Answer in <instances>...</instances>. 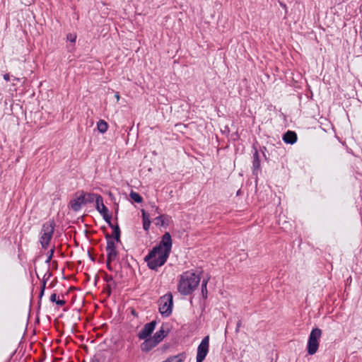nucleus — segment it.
<instances>
[{
    "mask_svg": "<svg viewBox=\"0 0 362 362\" xmlns=\"http://www.w3.org/2000/svg\"><path fill=\"white\" fill-rule=\"evenodd\" d=\"M108 128L107 123L103 119H100L97 123V129L99 132L100 133H105L107 132Z\"/></svg>",
    "mask_w": 362,
    "mask_h": 362,
    "instance_id": "21",
    "label": "nucleus"
},
{
    "mask_svg": "<svg viewBox=\"0 0 362 362\" xmlns=\"http://www.w3.org/2000/svg\"><path fill=\"white\" fill-rule=\"evenodd\" d=\"M88 256H89L90 259H91V261L95 262V257L90 254V252H88Z\"/></svg>",
    "mask_w": 362,
    "mask_h": 362,
    "instance_id": "37",
    "label": "nucleus"
},
{
    "mask_svg": "<svg viewBox=\"0 0 362 362\" xmlns=\"http://www.w3.org/2000/svg\"><path fill=\"white\" fill-rule=\"evenodd\" d=\"M168 333L169 329L168 328L165 329L164 325H162L160 328L154 334L153 338L155 341L159 344L168 334Z\"/></svg>",
    "mask_w": 362,
    "mask_h": 362,
    "instance_id": "13",
    "label": "nucleus"
},
{
    "mask_svg": "<svg viewBox=\"0 0 362 362\" xmlns=\"http://www.w3.org/2000/svg\"><path fill=\"white\" fill-rule=\"evenodd\" d=\"M187 358L185 352H182L175 356H171L161 362H184Z\"/></svg>",
    "mask_w": 362,
    "mask_h": 362,
    "instance_id": "16",
    "label": "nucleus"
},
{
    "mask_svg": "<svg viewBox=\"0 0 362 362\" xmlns=\"http://www.w3.org/2000/svg\"><path fill=\"white\" fill-rule=\"evenodd\" d=\"M101 215H102L103 219L105 221V222L108 224V226H112V224H113V223L111 222L112 216H111V214H109V211L103 213Z\"/></svg>",
    "mask_w": 362,
    "mask_h": 362,
    "instance_id": "25",
    "label": "nucleus"
},
{
    "mask_svg": "<svg viewBox=\"0 0 362 362\" xmlns=\"http://www.w3.org/2000/svg\"><path fill=\"white\" fill-rule=\"evenodd\" d=\"M209 336L204 337L197 347V362H203L209 353Z\"/></svg>",
    "mask_w": 362,
    "mask_h": 362,
    "instance_id": "6",
    "label": "nucleus"
},
{
    "mask_svg": "<svg viewBox=\"0 0 362 362\" xmlns=\"http://www.w3.org/2000/svg\"><path fill=\"white\" fill-rule=\"evenodd\" d=\"M258 146L259 143L256 141L252 144V146L253 150L252 173V175L255 176L256 180H257L258 174L261 170Z\"/></svg>",
    "mask_w": 362,
    "mask_h": 362,
    "instance_id": "7",
    "label": "nucleus"
},
{
    "mask_svg": "<svg viewBox=\"0 0 362 362\" xmlns=\"http://www.w3.org/2000/svg\"><path fill=\"white\" fill-rule=\"evenodd\" d=\"M95 209L100 214H103V213L109 211L103 203V197L101 199L98 198L97 204H95Z\"/></svg>",
    "mask_w": 362,
    "mask_h": 362,
    "instance_id": "20",
    "label": "nucleus"
},
{
    "mask_svg": "<svg viewBox=\"0 0 362 362\" xmlns=\"http://www.w3.org/2000/svg\"><path fill=\"white\" fill-rule=\"evenodd\" d=\"M117 275L119 276V277L120 279H122V278L123 277L122 274L121 273H120V274H119V272H117L116 276H117Z\"/></svg>",
    "mask_w": 362,
    "mask_h": 362,
    "instance_id": "39",
    "label": "nucleus"
},
{
    "mask_svg": "<svg viewBox=\"0 0 362 362\" xmlns=\"http://www.w3.org/2000/svg\"><path fill=\"white\" fill-rule=\"evenodd\" d=\"M241 325H242V321L240 320H239L236 324L235 332H239L240 327H241Z\"/></svg>",
    "mask_w": 362,
    "mask_h": 362,
    "instance_id": "33",
    "label": "nucleus"
},
{
    "mask_svg": "<svg viewBox=\"0 0 362 362\" xmlns=\"http://www.w3.org/2000/svg\"><path fill=\"white\" fill-rule=\"evenodd\" d=\"M110 227L112 229V240H115L117 243H120L121 230L118 223L112 224V226Z\"/></svg>",
    "mask_w": 362,
    "mask_h": 362,
    "instance_id": "19",
    "label": "nucleus"
},
{
    "mask_svg": "<svg viewBox=\"0 0 362 362\" xmlns=\"http://www.w3.org/2000/svg\"><path fill=\"white\" fill-rule=\"evenodd\" d=\"M130 198L136 203L141 204L143 202L142 197L137 192L131 191L129 194Z\"/></svg>",
    "mask_w": 362,
    "mask_h": 362,
    "instance_id": "22",
    "label": "nucleus"
},
{
    "mask_svg": "<svg viewBox=\"0 0 362 362\" xmlns=\"http://www.w3.org/2000/svg\"><path fill=\"white\" fill-rule=\"evenodd\" d=\"M115 97L116 98L117 101L119 100V92H116L115 93Z\"/></svg>",
    "mask_w": 362,
    "mask_h": 362,
    "instance_id": "38",
    "label": "nucleus"
},
{
    "mask_svg": "<svg viewBox=\"0 0 362 362\" xmlns=\"http://www.w3.org/2000/svg\"><path fill=\"white\" fill-rule=\"evenodd\" d=\"M159 312L163 317H169L173 310V297L170 292L167 293L161 296L158 300Z\"/></svg>",
    "mask_w": 362,
    "mask_h": 362,
    "instance_id": "5",
    "label": "nucleus"
},
{
    "mask_svg": "<svg viewBox=\"0 0 362 362\" xmlns=\"http://www.w3.org/2000/svg\"><path fill=\"white\" fill-rule=\"evenodd\" d=\"M271 362H276V361H274V360H273V359H272V361H271Z\"/></svg>",
    "mask_w": 362,
    "mask_h": 362,
    "instance_id": "42",
    "label": "nucleus"
},
{
    "mask_svg": "<svg viewBox=\"0 0 362 362\" xmlns=\"http://www.w3.org/2000/svg\"><path fill=\"white\" fill-rule=\"evenodd\" d=\"M112 288H113L112 283L107 284L105 286V292L107 294L108 296H110L111 295Z\"/></svg>",
    "mask_w": 362,
    "mask_h": 362,
    "instance_id": "28",
    "label": "nucleus"
},
{
    "mask_svg": "<svg viewBox=\"0 0 362 362\" xmlns=\"http://www.w3.org/2000/svg\"><path fill=\"white\" fill-rule=\"evenodd\" d=\"M155 224L163 227H166L169 223V216L166 214H161L155 218Z\"/></svg>",
    "mask_w": 362,
    "mask_h": 362,
    "instance_id": "17",
    "label": "nucleus"
},
{
    "mask_svg": "<svg viewBox=\"0 0 362 362\" xmlns=\"http://www.w3.org/2000/svg\"><path fill=\"white\" fill-rule=\"evenodd\" d=\"M142 221H143V228L145 231H148L151 226L150 215L145 210H141Z\"/></svg>",
    "mask_w": 362,
    "mask_h": 362,
    "instance_id": "18",
    "label": "nucleus"
},
{
    "mask_svg": "<svg viewBox=\"0 0 362 362\" xmlns=\"http://www.w3.org/2000/svg\"><path fill=\"white\" fill-rule=\"evenodd\" d=\"M75 196L76 198L69 202V206L74 211L77 212L81 210L82 205H86V203L81 191L76 192Z\"/></svg>",
    "mask_w": 362,
    "mask_h": 362,
    "instance_id": "10",
    "label": "nucleus"
},
{
    "mask_svg": "<svg viewBox=\"0 0 362 362\" xmlns=\"http://www.w3.org/2000/svg\"><path fill=\"white\" fill-rule=\"evenodd\" d=\"M173 240L169 232L161 238L160 243L153 247L144 257L148 267L154 271L165 264L171 252Z\"/></svg>",
    "mask_w": 362,
    "mask_h": 362,
    "instance_id": "1",
    "label": "nucleus"
},
{
    "mask_svg": "<svg viewBox=\"0 0 362 362\" xmlns=\"http://www.w3.org/2000/svg\"><path fill=\"white\" fill-rule=\"evenodd\" d=\"M4 79L6 81H8L10 80V76L8 74H5L4 75Z\"/></svg>",
    "mask_w": 362,
    "mask_h": 362,
    "instance_id": "34",
    "label": "nucleus"
},
{
    "mask_svg": "<svg viewBox=\"0 0 362 362\" xmlns=\"http://www.w3.org/2000/svg\"><path fill=\"white\" fill-rule=\"evenodd\" d=\"M54 247H53L48 252H47V259L45 260V262L47 264H49L53 255H54Z\"/></svg>",
    "mask_w": 362,
    "mask_h": 362,
    "instance_id": "26",
    "label": "nucleus"
},
{
    "mask_svg": "<svg viewBox=\"0 0 362 362\" xmlns=\"http://www.w3.org/2000/svg\"><path fill=\"white\" fill-rule=\"evenodd\" d=\"M321 335L322 330L320 328L315 327L311 330L307 343V352L309 355H313L317 351Z\"/></svg>",
    "mask_w": 362,
    "mask_h": 362,
    "instance_id": "4",
    "label": "nucleus"
},
{
    "mask_svg": "<svg viewBox=\"0 0 362 362\" xmlns=\"http://www.w3.org/2000/svg\"><path fill=\"white\" fill-rule=\"evenodd\" d=\"M156 321L152 320L151 322L146 323L143 329L138 333L137 336L139 339H144L151 337V334L154 331L156 326Z\"/></svg>",
    "mask_w": 362,
    "mask_h": 362,
    "instance_id": "9",
    "label": "nucleus"
},
{
    "mask_svg": "<svg viewBox=\"0 0 362 362\" xmlns=\"http://www.w3.org/2000/svg\"><path fill=\"white\" fill-rule=\"evenodd\" d=\"M103 279L105 282L107 284L112 283L113 288H116L117 287V283L113 280V277L111 275L107 274V273L105 274L103 276Z\"/></svg>",
    "mask_w": 362,
    "mask_h": 362,
    "instance_id": "24",
    "label": "nucleus"
},
{
    "mask_svg": "<svg viewBox=\"0 0 362 362\" xmlns=\"http://www.w3.org/2000/svg\"><path fill=\"white\" fill-rule=\"evenodd\" d=\"M258 149L259 151H261L262 156H264V159L266 160H269V158L267 156V154H266V152L267 151V149L265 146H260L259 145L258 146Z\"/></svg>",
    "mask_w": 362,
    "mask_h": 362,
    "instance_id": "27",
    "label": "nucleus"
},
{
    "mask_svg": "<svg viewBox=\"0 0 362 362\" xmlns=\"http://www.w3.org/2000/svg\"><path fill=\"white\" fill-rule=\"evenodd\" d=\"M158 343L154 341L153 337H148L144 339V341L141 344V350L143 352H148L154 347H156Z\"/></svg>",
    "mask_w": 362,
    "mask_h": 362,
    "instance_id": "11",
    "label": "nucleus"
},
{
    "mask_svg": "<svg viewBox=\"0 0 362 362\" xmlns=\"http://www.w3.org/2000/svg\"><path fill=\"white\" fill-rule=\"evenodd\" d=\"M66 40L71 42H75L76 40V35L74 33H69L66 35Z\"/></svg>",
    "mask_w": 362,
    "mask_h": 362,
    "instance_id": "29",
    "label": "nucleus"
},
{
    "mask_svg": "<svg viewBox=\"0 0 362 362\" xmlns=\"http://www.w3.org/2000/svg\"><path fill=\"white\" fill-rule=\"evenodd\" d=\"M126 265L128 268L132 269L130 264L129 262L126 263Z\"/></svg>",
    "mask_w": 362,
    "mask_h": 362,
    "instance_id": "40",
    "label": "nucleus"
},
{
    "mask_svg": "<svg viewBox=\"0 0 362 362\" xmlns=\"http://www.w3.org/2000/svg\"><path fill=\"white\" fill-rule=\"evenodd\" d=\"M51 276H52V273L48 269L47 271V272L45 274V275H44V276L42 278V286H41L40 292L39 293V301H38V306L39 307L40 306L41 300H42V296H43V295L45 293V288H46L47 281L49 280V279Z\"/></svg>",
    "mask_w": 362,
    "mask_h": 362,
    "instance_id": "14",
    "label": "nucleus"
},
{
    "mask_svg": "<svg viewBox=\"0 0 362 362\" xmlns=\"http://www.w3.org/2000/svg\"><path fill=\"white\" fill-rule=\"evenodd\" d=\"M132 314L135 316V317H138V313H136V311L134 310V309H132Z\"/></svg>",
    "mask_w": 362,
    "mask_h": 362,
    "instance_id": "36",
    "label": "nucleus"
},
{
    "mask_svg": "<svg viewBox=\"0 0 362 362\" xmlns=\"http://www.w3.org/2000/svg\"><path fill=\"white\" fill-rule=\"evenodd\" d=\"M207 283H208V279H203V281H202V296L203 297L204 299H206L207 298V294H208V292H207V288H206V286H207Z\"/></svg>",
    "mask_w": 362,
    "mask_h": 362,
    "instance_id": "23",
    "label": "nucleus"
},
{
    "mask_svg": "<svg viewBox=\"0 0 362 362\" xmlns=\"http://www.w3.org/2000/svg\"><path fill=\"white\" fill-rule=\"evenodd\" d=\"M115 259H107V260H106V267H107V269H108L109 271H110V272H112V271H113V268H112V267L111 266V262H112V261H114Z\"/></svg>",
    "mask_w": 362,
    "mask_h": 362,
    "instance_id": "30",
    "label": "nucleus"
},
{
    "mask_svg": "<svg viewBox=\"0 0 362 362\" xmlns=\"http://www.w3.org/2000/svg\"><path fill=\"white\" fill-rule=\"evenodd\" d=\"M55 228L54 220L47 221L42 224L40 234V243L44 250L47 249L53 236Z\"/></svg>",
    "mask_w": 362,
    "mask_h": 362,
    "instance_id": "3",
    "label": "nucleus"
},
{
    "mask_svg": "<svg viewBox=\"0 0 362 362\" xmlns=\"http://www.w3.org/2000/svg\"><path fill=\"white\" fill-rule=\"evenodd\" d=\"M282 139L287 144H294L298 139L297 134L294 131L288 130L283 134Z\"/></svg>",
    "mask_w": 362,
    "mask_h": 362,
    "instance_id": "12",
    "label": "nucleus"
},
{
    "mask_svg": "<svg viewBox=\"0 0 362 362\" xmlns=\"http://www.w3.org/2000/svg\"><path fill=\"white\" fill-rule=\"evenodd\" d=\"M83 196H84V200L86 204H90L93 202H95V204H97V200L98 199H101L102 196L98 194L95 193H90V192H84L83 191H81Z\"/></svg>",
    "mask_w": 362,
    "mask_h": 362,
    "instance_id": "15",
    "label": "nucleus"
},
{
    "mask_svg": "<svg viewBox=\"0 0 362 362\" xmlns=\"http://www.w3.org/2000/svg\"><path fill=\"white\" fill-rule=\"evenodd\" d=\"M57 305L63 306L66 304V301L64 300H59L58 299L57 301L55 303Z\"/></svg>",
    "mask_w": 362,
    "mask_h": 362,
    "instance_id": "32",
    "label": "nucleus"
},
{
    "mask_svg": "<svg viewBox=\"0 0 362 362\" xmlns=\"http://www.w3.org/2000/svg\"><path fill=\"white\" fill-rule=\"evenodd\" d=\"M92 362H100L98 359H93Z\"/></svg>",
    "mask_w": 362,
    "mask_h": 362,
    "instance_id": "41",
    "label": "nucleus"
},
{
    "mask_svg": "<svg viewBox=\"0 0 362 362\" xmlns=\"http://www.w3.org/2000/svg\"><path fill=\"white\" fill-rule=\"evenodd\" d=\"M280 5H281V6L282 8H284L285 9L286 13H287V9H288L287 6H286L285 4H284V3H280Z\"/></svg>",
    "mask_w": 362,
    "mask_h": 362,
    "instance_id": "35",
    "label": "nucleus"
},
{
    "mask_svg": "<svg viewBox=\"0 0 362 362\" xmlns=\"http://www.w3.org/2000/svg\"><path fill=\"white\" fill-rule=\"evenodd\" d=\"M50 301L52 303H56L57 301V294L56 293H52L51 296H50V298H49Z\"/></svg>",
    "mask_w": 362,
    "mask_h": 362,
    "instance_id": "31",
    "label": "nucleus"
},
{
    "mask_svg": "<svg viewBox=\"0 0 362 362\" xmlns=\"http://www.w3.org/2000/svg\"><path fill=\"white\" fill-rule=\"evenodd\" d=\"M105 239L107 240L106 251L107 259H116L118 255V252L115 245L116 241L112 240V235H110V234L105 235Z\"/></svg>",
    "mask_w": 362,
    "mask_h": 362,
    "instance_id": "8",
    "label": "nucleus"
},
{
    "mask_svg": "<svg viewBox=\"0 0 362 362\" xmlns=\"http://www.w3.org/2000/svg\"><path fill=\"white\" fill-rule=\"evenodd\" d=\"M201 280L199 274L188 270L179 276L177 291L182 296L191 295L197 288Z\"/></svg>",
    "mask_w": 362,
    "mask_h": 362,
    "instance_id": "2",
    "label": "nucleus"
}]
</instances>
